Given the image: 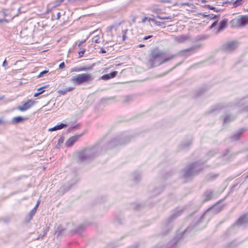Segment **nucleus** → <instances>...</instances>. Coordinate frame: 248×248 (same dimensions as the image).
Instances as JSON below:
<instances>
[{
	"label": "nucleus",
	"mask_w": 248,
	"mask_h": 248,
	"mask_svg": "<svg viewBox=\"0 0 248 248\" xmlns=\"http://www.w3.org/2000/svg\"><path fill=\"white\" fill-rule=\"evenodd\" d=\"M133 138L132 135L123 133L112 139L106 144L101 145L97 143L92 147L86 148L78 153V159L80 162L93 159L101 154L105 153L108 149H110L118 146L124 145L130 141Z\"/></svg>",
	"instance_id": "nucleus-1"
},
{
	"label": "nucleus",
	"mask_w": 248,
	"mask_h": 248,
	"mask_svg": "<svg viewBox=\"0 0 248 248\" xmlns=\"http://www.w3.org/2000/svg\"><path fill=\"white\" fill-rule=\"evenodd\" d=\"M205 213L197 219L195 222H192V224L187 228L181 233H177L175 236L170 241L166 246L162 247H156V248H172L176 247V246L183 239L184 235L186 232H190L193 229H196L198 227L203 221L204 219Z\"/></svg>",
	"instance_id": "nucleus-2"
},
{
	"label": "nucleus",
	"mask_w": 248,
	"mask_h": 248,
	"mask_svg": "<svg viewBox=\"0 0 248 248\" xmlns=\"http://www.w3.org/2000/svg\"><path fill=\"white\" fill-rule=\"evenodd\" d=\"M203 169V163L199 161L191 163L182 170V176L185 179H190L197 175Z\"/></svg>",
	"instance_id": "nucleus-3"
},
{
	"label": "nucleus",
	"mask_w": 248,
	"mask_h": 248,
	"mask_svg": "<svg viewBox=\"0 0 248 248\" xmlns=\"http://www.w3.org/2000/svg\"><path fill=\"white\" fill-rule=\"evenodd\" d=\"M150 61H154L156 60H162L163 62L171 60L174 55L168 56L166 52L159 49L158 47L152 48L150 53Z\"/></svg>",
	"instance_id": "nucleus-4"
},
{
	"label": "nucleus",
	"mask_w": 248,
	"mask_h": 248,
	"mask_svg": "<svg viewBox=\"0 0 248 248\" xmlns=\"http://www.w3.org/2000/svg\"><path fill=\"white\" fill-rule=\"evenodd\" d=\"M184 209H181L174 211L172 214L163 223L162 232L163 234L169 233L172 229V222L183 212Z\"/></svg>",
	"instance_id": "nucleus-5"
},
{
	"label": "nucleus",
	"mask_w": 248,
	"mask_h": 248,
	"mask_svg": "<svg viewBox=\"0 0 248 248\" xmlns=\"http://www.w3.org/2000/svg\"><path fill=\"white\" fill-rule=\"evenodd\" d=\"M92 79V76L90 74L83 73L73 76L71 79L74 83L79 85L84 83H89Z\"/></svg>",
	"instance_id": "nucleus-6"
},
{
	"label": "nucleus",
	"mask_w": 248,
	"mask_h": 248,
	"mask_svg": "<svg viewBox=\"0 0 248 248\" xmlns=\"http://www.w3.org/2000/svg\"><path fill=\"white\" fill-rule=\"evenodd\" d=\"M239 46L237 41L233 40L226 43L222 46V49L226 52H230L235 50Z\"/></svg>",
	"instance_id": "nucleus-7"
},
{
	"label": "nucleus",
	"mask_w": 248,
	"mask_h": 248,
	"mask_svg": "<svg viewBox=\"0 0 248 248\" xmlns=\"http://www.w3.org/2000/svg\"><path fill=\"white\" fill-rule=\"evenodd\" d=\"M231 22L235 27L244 26L248 24V15L242 16L239 18L232 19Z\"/></svg>",
	"instance_id": "nucleus-8"
},
{
	"label": "nucleus",
	"mask_w": 248,
	"mask_h": 248,
	"mask_svg": "<svg viewBox=\"0 0 248 248\" xmlns=\"http://www.w3.org/2000/svg\"><path fill=\"white\" fill-rule=\"evenodd\" d=\"M78 179L77 175L76 173H74V178L71 180L68 184L62 186L60 188V191L62 192V194L67 192L74 185L78 183Z\"/></svg>",
	"instance_id": "nucleus-9"
},
{
	"label": "nucleus",
	"mask_w": 248,
	"mask_h": 248,
	"mask_svg": "<svg viewBox=\"0 0 248 248\" xmlns=\"http://www.w3.org/2000/svg\"><path fill=\"white\" fill-rule=\"evenodd\" d=\"M36 103L34 100L29 99L27 102L24 103L22 106H19L17 109L20 111H25L31 108Z\"/></svg>",
	"instance_id": "nucleus-10"
},
{
	"label": "nucleus",
	"mask_w": 248,
	"mask_h": 248,
	"mask_svg": "<svg viewBox=\"0 0 248 248\" xmlns=\"http://www.w3.org/2000/svg\"><path fill=\"white\" fill-rule=\"evenodd\" d=\"M246 131V128H240L233 132L229 138L232 141H238L241 139V135Z\"/></svg>",
	"instance_id": "nucleus-11"
},
{
	"label": "nucleus",
	"mask_w": 248,
	"mask_h": 248,
	"mask_svg": "<svg viewBox=\"0 0 248 248\" xmlns=\"http://www.w3.org/2000/svg\"><path fill=\"white\" fill-rule=\"evenodd\" d=\"M232 106V104H227L225 105L222 103H219L212 107L209 111V113H218L222 109Z\"/></svg>",
	"instance_id": "nucleus-12"
},
{
	"label": "nucleus",
	"mask_w": 248,
	"mask_h": 248,
	"mask_svg": "<svg viewBox=\"0 0 248 248\" xmlns=\"http://www.w3.org/2000/svg\"><path fill=\"white\" fill-rule=\"evenodd\" d=\"M237 155V153L232 152L231 151V148L226 149L224 152L222 154V157L226 156V160L227 161H230L233 159Z\"/></svg>",
	"instance_id": "nucleus-13"
},
{
	"label": "nucleus",
	"mask_w": 248,
	"mask_h": 248,
	"mask_svg": "<svg viewBox=\"0 0 248 248\" xmlns=\"http://www.w3.org/2000/svg\"><path fill=\"white\" fill-rule=\"evenodd\" d=\"M164 186H156L153 189L150 190L151 196L152 197H156L160 195L163 191Z\"/></svg>",
	"instance_id": "nucleus-14"
},
{
	"label": "nucleus",
	"mask_w": 248,
	"mask_h": 248,
	"mask_svg": "<svg viewBox=\"0 0 248 248\" xmlns=\"http://www.w3.org/2000/svg\"><path fill=\"white\" fill-rule=\"evenodd\" d=\"M83 134L77 135L70 138L65 143V145L69 147H72L78 138L81 137Z\"/></svg>",
	"instance_id": "nucleus-15"
},
{
	"label": "nucleus",
	"mask_w": 248,
	"mask_h": 248,
	"mask_svg": "<svg viewBox=\"0 0 248 248\" xmlns=\"http://www.w3.org/2000/svg\"><path fill=\"white\" fill-rule=\"evenodd\" d=\"M244 98L236 99L233 105L238 106L240 108H242V109L243 111L248 112V105L245 106V104L243 102Z\"/></svg>",
	"instance_id": "nucleus-16"
},
{
	"label": "nucleus",
	"mask_w": 248,
	"mask_h": 248,
	"mask_svg": "<svg viewBox=\"0 0 248 248\" xmlns=\"http://www.w3.org/2000/svg\"><path fill=\"white\" fill-rule=\"evenodd\" d=\"M247 223H248V212L241 216L237 220L238 225H241Z\"/></svg>",
	"instance_id": "nucleus-17"
},
{
	"label": "nucleus",
	"mask_w": 248,
	"mask_h": 248,
	"mask_svg": "<svg viewBox=\"0 0 248 248\" xmlns=\"http://www.w3.org/2000/svg\"><path fill=\"white\" fill-rule=\"evenodd\" d=\"M68 126V124L67 123L64 124L62 123H61L57 125L50 128L48 129V131L52 132L54 131H56L58 130H60L64 128H66Z\"/></svg>",
	"instance_id": "nucleus-18"
},
{
	"label": "nucleus",
	"mask_w": 248,
	"mask_h": 248,
	"mask_svg": "<svg viewBox=\"0 0 248 248\" xmlns=\"http://www.w3.org/2000/svg\"><path fill=\"white\" fill-rule=\"evenodd\" d=\"M228 23V20L226 18H224L219 23V26L216 31V33H219L220 31H223L227 26Z\"/></svg>",
	"instance_id": "nucleus-19"
},
{
	"label": "nucleus",
	"mask_w": 248,
	"mask_h": 248,
	"mask_svg": "<svg viewBox=\"0 0 248 248\" xmlns=\"http://www.w3.org/2000/svg\"><path fill=\"white\" fill-rule=\"evenodd\" d=\"M117 74L118 72L114 71L109 74H107L103 75L100 78L103 80H107L109 79L114 78L117 76Z\"/></svg>",
	"instance_id": "nucleus-20"
},
{
	"label": "nucleus",
	"mask_w": 248,
	"mask_h": 248,
	"mask_svg": "<svg viewBox=\"0 0 248 248\" xmlns=\"http://www.w3.org/2000/svg\"><path fill=\"white\" fill-rule=\"evenodd\" d=\"M28 119V118L27 117H22V116H16L15 117H14L12 119L11 122L13 124H19V123H22L24 121L27 120Z\"/></svg>",
	"instance_id": "nucleus-21"
},
{
	"label": "nucleus",
	"mask_w": 248,
	"mask_h": 248,
	"mask_svg": "<svg viewBox=\"0 0 248 248\" xmlns=\"http://www.w3.org/2000/svg\"><path fill=\"white\" fill-rule=\"evenodd\" d=\"M213 196V193L211 190H206L203 194V202H205L210 200Z\"/></svg>",
	"instance_id": "nucleus-22"
},
{
	"label": "nucleus",
	"mask_w": 248,
	"mask_h": 248,
	"mask_svg": "<svg viewBox=\"0 0 248 248\" xmlns=\"http://www.w3.org/2000/svg\"><path fill=\"white\" fill-rule=\"evenodd\" d=\"M94 65V63L92 64L91 66H79L77 67H75L73 69V71L75 72H80V71H87L88 70H91L92 67Z\"/></svg>",
	"instance_id": "nucleus-23"
},
{
	"label": "nucleus",
	"mask_w": 248,
	"mask_h": 248,
	"mask_svg": "<svg viewBox=\"0 0 248 248\" xmlns=\"http://www.w3.org/2000/svg\"><path fill=\"white\" fill-rule=\"evenodd\" d=\"M85 226V225L84 224L79 225L75 229L71 231V234H73L75 233H78L79 235H81L82 232L84 230Z\"/></svg>",
	"instance_id": "nucleus-24"
},
{
	"label": "nucleus",
	"mask_w": 248,
	"mask_h": 248,
	"mask_svg": "<svg viewBox=\"0 0 248 248\" xmlns=\"http://www.w3.org/2000/svg\"><path fill=\"white\" fill-rule=\"evenodd\" d=\"M65 229H64L62 225H59L56 230L55 233L57 234V237L63 235L65 232Z\"/></svg>",
	"instance_id": "nucleus-25"
},
{
	"label": "nucleus",
	"mask_w": 248,
	"mask_h": 248,
	"mask_svg": "<svg viewBox=\"0 0 248 248\" xmlns=\"http://www.w3.org/2000/svg\"><path fill=\"white\" fill-rule=\"evenodd\" d=\"M236 117L231 115H225L223 117V124L233 121Z\"/></svg>",
	"instance_id": "nucleus-26"
},
{
	"label": "nucleus",
	"mask_w": 248,
	"mask_h": 248,
	"mask_svg": "<svg viewBox=\"0 0 248 248\" xmlns=\"http://www.w3.org/2000/svg\"><path fill=\"white\" fill-rule=\"evenodd\" d=\"M37 210L35 208H33L27 215L26 218V221L27 222H30L32 218L34 216Z\"/></svg>",
	"instance_id": "nucleus-27"
},
{
	"label": "nucleus",
	"mask_w": 248,
	"mask_h": 248,
	"mask_svg": "<svg viewBox=\"0 0 248 248\" xmlns=\"http://www.w3.org/2000/svg\"><path fill=\"white\" fill-rule=\"evenodd\" d=\"M132 176L133 177V181L137 183L141 179V174L139 172L135 171L132 173Z\"/></svg>",
	"instance_id": "nucleus-28"
},
{
	"label": "nucleus",
	"mask_w": 248,
	"mask_h": 248,
	"mask_svg": "<svg viewBox=\"0 0 248 248\" xmlns=\"http://www.w3.org/2000/svg\"><path fill=\"white\" fill-rule=\"evenodd\" d=\"M75 89L74 87H69L65 89L60 90L58 91L59 95H65L68 92H70Z\"/></svg>",
	"instance_id": "nucleus-29"
},
{
	"label": "nucleus",
	"mask_w": 248,
	"mask_h": 248,
	"mask_svg": "<svg viewBox=\"0 0 248 248\" xmlns=\"http://www.w3.org/2000/svg\"><path fill=\"white\" fill-rule=\"evenodd\" d=\"M133 100V96L131 95H128L123 97V100L122 101L124 104H128L131 102Z\"/></svg>",
	"instance_id": "nucleus-30"
},
{
	"label": "nucleus",
	"mask_w": 248,
	"mask_h": 248,
	"mask_svg": "<svg viewBox=\"0 0 248 248\" xmlns=\"http://www.w3.org/2000/svg\"><path fill=\"white\" fill-rule=\"evenodd\" d=\"M199 47V46H192L191 47H190V48H189L188 49L185 50L183 51L184 54H185V55H190L192 52H194L196 49H197V48H198Z\"/></svg>",
	"instance_id": "nucleus-31"
},
{
	"label": "nucleus",
	"mask_w": 248,
	"mask_h": 248,
	"mask_svg": "<svg viewBox=\"0 0 248 248\" xmlns=\"http://www.w3.org/2000/svg\"><path fill=\"white\" fill-rule=\"evenodd\" d=\"M192 143V139H188L186 141L182 142L180 146L182 149H185L188 147Z\"/></svg>",
	"instance_id": "nucleus-32"
},
{
	"label": "nucleus",
	"mask_w": 248,
	"mask_h": 248,
	"mask_svg": "<svg viewBox=\"0 0 248 248\" xmlns=\"http://www.w3.org/2000/svg\"><path fill=\"white\" fill-rule=\"evenodd\" d=\"M218 176L217 174H209L205 177V180L207 181H213L216 179Z\"/></svg>",
	"instance_id": "nucleus-33"
},
{
	"label": "nucleus",
	"mask_w": 248,
	"mask_h": 248,
	"mask_svg": "<svg viewBox=\"0 0 248 248\" xmlns=\"http://www.w3.org/2000/svg\"><path fill=\"white\" fill-rule=\"evenodd\" d=\"M187 37L184 35L179 36L176 37V39L178 42L179 43L185 42L187 39Z\"/></svg>",
	"instance_id": "nucleus-34"
},
{
	"label": "nucleus",
	"mask_w": 248,
	"mask_h": 248,
	"mask_svg": "<svg viewBox=\"0 0 248 248\" xmlns=\"http://www.w3.org/2000/svg\"><path fill=\"white\" fill-rule=\"evenodd\" d=\"M162 63H146L147 65L146 66L148 67V69L152 68L158 66Z\"/></svg>",
	"instance_id": "nucleus-35"
},
{
	"label": "nucleus",
	"mask_w": 248,
	"mask_h": 248,
	"mask_svg": "<svg viewBox=\"0 0 248 248\" xmlns=\"http://www.w3.org/2000/svg\"><path fill=\"white\" fill-rule=\"evenodd\" d=\"M244 0H236L232 3V8H236L238 6L241 5L243 3Z\"/></svg>",
	"instance_id": "nucleus-36"
},
{
	"label": "nucleus",
	"mask_w": 248,
	"mask_h": 248,
	"mask_svg": "<svg viewBox=\"0 0 248 248\" xmlns=\"http://www.w3.org/2000/svg\"><path fill=\"white\" fill-rule=\"evenodd\" d=\"M115 99L114 97H104L101 99V102L102 103H107L109 101L114 100Z\"/></svg>",
	"instance_id": "nucleus-37"
},
{
	"label": "nucleus",
	"mask_w": 248,
	"mask_h": 248,
	"mask_svg": "<svg viewBox=\"0 0 248 248\" xmlns=\"http://www.w3.org/2000/svg\"><path fill=\"white\" fill-rule=\"evenodd\" d=\"M217 153V152L216 150H211L207 153V155L209 157H211L214 156Z\"/></svg>",
	"instance_id": "nucleus-38"
},
{
	"label": "nucleus",
	"mask_w": 248,
	"mask_h": 248,
	"mask_svg": "<svg viewBox=\"0 0 248 248\" xmlns=\"http://www.w3.org/2000/svg\"><path fill=\"white\" fill-rule=\"evenodd\" d=\"M206 89L205 88H201L196 93L195 96L198 97L202 94L205 91Z\"/></svg>",
	"instance_id": "nucleus-39"
},
{
	"label": "nucleus",
	"mask_w": 248,
	"mask_h": 248,
	"mask_svg": "<svg viewBox=\"0 0 248 248\" xmlns=\"http://www.w3.org/2000/svg\"><path fill=\"white\" fill-rule=\"evenodd\" d=\"M115 223L116 224H122L123 223V219L120 217H117L115 220Z\"/></svg>",
	"instance_id": "nucleus-40"
},
{
	"label": "nucleus",
	"mask_w": 248,
	"mask_h": 248,
	"mask_svg": "<svg viewBox=\"0 0 248 248\" xmlns=\"http://www.w3.org/2000/svg\"><path fill=\"white\" fill-rule=\"evenodd\" d=\"M48 73V70H45L41 72L37 76V78H40L44 76V75Z\"/></svg>",
	"instance_id": "nucleus-41"
},
{
	"label": "nucleus",
	"mask_w": 248,
	"mask_h": 248,
	"mask_svg": "<svg viewBox=\"0 0 248 248\" xmlns=\"http://www.w3.org/2000/svg\"><path fill=\"white\" fill-rule=\"evenodd\" d=\"M156 17L160 19H171L172 17L171 16L162 17L160 16H157Z\"/></svg>",
	"instance_id": "nucleus-42"
},
{
	"label": "nucleus",
	"mask_w": 248,
	"mask_h": 248,
	"mask_svg": "<svg viewBox=\"0 0 248 248\" xmlns=\"http://www.w3.org/2000/svg\"><path fill=\"white\" fill-rule=\"evenodd\" d=\"M204 7H205V8H207L208 9H210V10H214V11H215L216 12H217V11H219V10H216L215 7H214L213 6H211L210 5H205L204 6Z\"/></svg>",
	"instance_id": "nucleus-43"
},
{
	"label": "nucleus",
	"mask_w": 248,
	"mask_h": 248,
	"mask_svg": "<svg viewBox=\"0 0 248 248\" xmlns=\"http://www.w3.org/2000/svg\"><path fill=\"white\" fill-rule=\"evenodd\" d=\"M208 18L210 19H215L217 18V15H214L213 14H209L208 15Z\"/></svg>",
	"instance_id": "nucleus-44"
},
{
	"label": "nucleus",
	"mask_w": 248,
	"mask_h": 248,
	"mask_svg": "<svg viewBox=\"0 0 248 248\" xmlns=\"http://www.w3.org/2000/svg\"><path fill=\"white\" fill-rule=\"evenodd\" d=\"M46 233H47L46 231L44 230V233L39 234L38 238H37V239L38 240L40 238L43 239L44 238V237L46 235Z\"/></svg>",
	"instance_id": "nucleus-45"
},
{
	"label": "nucleus",
	"mask_w": 248,
	"mask_h": 248,
	"mask_svg": "<svg viewBox=\"0 0 248 248\" xmlns=\"http://www.w3.org/2000/svg\"><path fill=\"white\" fill-rule=\"evenodd\" d=\"M216 19L217 20L215 21L210 27V29H213L217 25L218 19H217V18Z\"/></svg>",
	"instance_id": "nucleus-46"
},
{
	"label": "nucleus",
	"mask_w": 248,
	"mask_h": 248,
	"mask_svg": "<svg viewBox=\"0 0 248 248\" xmlns=\"http://www.w3.org/2000/svg\"><path fill=\"white\" fill-rule=\"evenodd\" d=\"M99 37L97 36L94 37L92 41L94 43H98L100 42Z\"/></svg>",
	"instance_id": "nucleus-47"
},
{
	"label": "nucleus",
	"mask_w": 248,
	"mask_h": 248,
	"mask_svg": "<svg viewBox=\"0 0 248 248\" xmlns=\"http://www.w3.org/2000/svg\"><path fill=\"white\" fill-rule=\"evenodd\" d=\"M127 29H125V30H124L122 32H123V40H125V38L126 37V34L127 32Z\"/></svg>",
	"instance_id": "nucleus-48"
},
{
	"label": "nucleus",
	"mask_w": 248,
	"mask_h": 248,
	"mask_svg": "<svg viewBox=\"0 0 248 248\" xmlns=\"http://www.w3.org/2000/svg\"><path fill=\"white\" fill-rule=\"evenodd\" d=\"M64 140V137L63 136H61L58 140V144H62Z\"/></svg>",
	"instance_id": "nucleus-49"
},
{
	"label": "nucleus",
	"mask_w": 248,
	"mask_h": 248,
	"mask_svg": "<svg viewBox=\"0 0 248 248\" xmlns=\"http://www.w3.org/2000/svg\"><path fill=\"white\" fill-rule=\"evenodd\" d=\"M79 126V124H76L72 127H70L68 128V130L69 131H71V130H74V129H77L78 128Z\"/></svg>",
	"instance_id": "nucleus-50"
},
{
	"label": "nucleus",
	"mask_w": 248,
	"mask_h": 248,
	"mask_svg": "<svg viewBox=\"0 0 248 248\" xmlns=\"http://www.w3.org/2000/svg\"><path fill=\"white\" fill-rule=\"evenodd\" d=\"M85 52V49H82L78 52L79 57H81L83 56V54Z\"/></svg>",
	"instance_id": "nucleus-51"
},
{
	"label": "nucleus",
	"mask_w": 248,
	"mask_h": 248,
	"mask_svg": "<svg viewBox=\"0 0 248 248\" xmlns=\"http://www.w3.org/2000/svg\"><path fill=\"white\" fill-rule=\"evenodd\" d=\"M180 63H179V64H176L175 66H173L172 68L170 69L168 71H167V72H166L164 73L162 75V76H164V75H166L167 74H168V73H169L171 71H172L174 68H176V67H177V66L179 65V64H180Z\"/></svg>",
	"instance_id": "nucleus-52"
},
{
	"label": "nucleus",
	"mask_w": 248,
	"mask_h": 248,
	"mask_svg": "<svg viewBox=\"0 0 248 248\" xmlns=\"http://www.w3.org/2000/svg\"><path fill=\"white\" fill-rule=\"evenodd\" d=\"M44 92H45V91H40V92H39L35 93L34 94V97H38L40 94H42Z\"/></svg>",
	"instance_id": "nucleus-53"
},
{
	"label": "nucleus",
	"mask_w": 248,
	"mask_h": 248,
	"mask_svg": "<svg viewBox=\"0 0 248 248\" xmlns=\"http://www.w3.org/2000/svg\"><path fill=\"white\" fill-rule=\"evenodd\" d=\"M180 5H187V6H193V4H192V3H188V2H183V3H181Z\"/></svg>",
	"instance_id": "nucleus-54"
},
{
	"label": "nucleus",
	"mask_w": 248,
	"mask_h": 248,
	"mask_svg": "<svg viewBox=\"0 0 248 248\" xmlns=\"http://www.w3.org/2000/svg\"><path fill=\"white\" fill-rule=\"evenodd\" d=\"M221 3H222V5H225L226 4H228V3L231 4L232 1L226 0V1L222 2Z\"/></svg>",
	"instance_id": "nucleus-55"
},
{
	"label": "nucleus",
	"mask_w": 248,
	"mask_h": 248,
	"mask_svg": "<svg viewBox=\"0 0 248 248\" xmlns=\"http://www.w3.org/2000/svg\"><path fill=\"white\" fill-rule=\"evenodd\" d=\"M59 68L62 69L65 67V63H60L59 66Z\"/></svg>",
	"instance_id": "nucleus-56"
},
{
	"label": "nucleus",
	"mask_w": 248,
	"mask_h": 248,
	"mask_svg": "<svg viewBox=\"0 0 248 248\" xmlns=\"http://www.w3.org/2000/svg\"><path fill=\"white\" fill-rule=\"evenodd\" d=\"M40 201H38L37 202V203H36L35 206L33 208L37 210L38 207V206H39V204H40Z\"/></svg>",
	"instance_id": "nucleus-57"
},
{
	"label": "nucleus",
	"mask_w": 248,
	"mask_h": 248,
	"mask_svg": "<svg viewBox=\"0 0 248 248\" xmlns=\"http://www.w3.org/2000/svg\"><path fill=\"white\" fill-rule=\"evenodd\" d=\"M152 37H153V35H148V36H145L144 38H143V40H148L150 38H151Z\"/></svg>",
	"instance_id": "nucleus-58"
},
{
	"label": "nucleus",
	"mask_w": 248,
	"mask_h": 248,
	"mask_svg": "<svg viewBox=\"0 0 248 248\" xmlns=\"http://www.w3.org/2000/svg\"><path fill=\"white\" fill-rule=\"evenodd\" d=\"M156 25L157 26H160L161 25V24H164V23L163 22H160L159 21H155V23Z\"/></svg>",
	"instance_id": "nucleus-59"
},
{
	"label": "nucleus",
	"mask_w": 248,
	"mask_h": 248,
	"mask_svg": "<svg viewBox=\"0 0 248 248\" xmlns=\"http://www.w3.org/2000/svg\"><path fill=\"white\" fill-rule=\"evenodd\" d=\"M2 12L5 16H8V14L6 13V11L5 10H2Z\"/></svg>",
	"instance_id": "nucleus-60"
},
{
	"label": "nucleus",
	"mask_w": 248,
	"mask_h": 248,
	"mask_svg": "<svg viewBox=\"0 0 248 248\" xmlns=\"http://www.w3.org/2000/svg\"><path fill=\"white\" fill-rule=\"evenodd\" d=\"M85 41H86V40H84L83 41H81V42H80L78 44V47H80V46H81V45H82V44L85 42Z\"/></svg>",
	"instance_id": "nucleus-61"
},
{
	"label": "nucleus",
	"mask_w": 248,
	"mask_h": 248,
	"mask_svg": "<svg viewBox=\"0 0 248 248\" xmlns=\"http://www.w3.org/2000/svg\"><path fill=\"white\" fill-rule=\"evenodd\" d=\"M63 1H64V0H57V2L58 3V4H61V3H62Z\"/></svg>",
	"instance_id": "nucleus-62"
},
{
	"label": "nucleus",
	"mask_w": 248,
	"mask_h": 248,
	"mask_svg": "<svg viewBox=\"0 0 248 248\" xmlns=\"http://www.w3.org/2000/svg\"><path fill=\"white\" fill-rule=\"evenodd\" d=\"M60 16H61V14L60 12L58 13L57 15V19H58L60 18Z\"/></svg>",
	"instance_id": "nucleus-63"
},
{
	"label": "nucleus",
	"mask_w": 248,
	"mask_h": 248,
	"mask_svg": "<svg viewBox=\"0 0 248 248\" xmlns=\"http://www.w3.org/2000/svg\"><path fill=\"white\" fill-rule=\"evenodd\" d=\"M138 247V244H136L135 245H134L133 246H132V248H137Z\"/></svg>",
	"instance_id": "nucleus-64"
}]
</instances>
